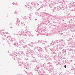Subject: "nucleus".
<instances>
[{
    "label": "nucleus",
    "instance_id": "f03ea898",
    "mask_svg": "<svg viewBox=\"0 0 75 75\" xmlns=\"http://www.w3.org/2000/svg\"><path fill=\"white\" fill-rule=\"evenodd\" d=\"M13 4H14V3H13Z\"/></svg>",
    "mask_w": 75,
    "mask_h": 75
},
{
    "label": "nucleus",
    "instance_id": "f257e3e1",
    "mask_svg": "<svg viewBox=\"0 0 75 75\" xmlns=\"http://www.w3.org/2000/svg\"><path fill=\"white\" fill-rule=\"evenodd\" d=\"M64 67L65 68H66V67H67V65H65V66H64Z\"/></svg>",
    "mask_w": 75,
    "mask_h": 75
}]
</instances>
